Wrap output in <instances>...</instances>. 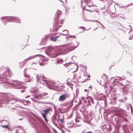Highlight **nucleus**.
Masks as SVG:
<instances>
[{
	"mask_svg": "<svg viewBox=\"0 0 133 133\" xmlns=\"http://www.w3.org/2000/svg\"><path fill=\"white\" fill-rule=\"evenodd\" d=\"M75 37L74 36L70 35H69L66 37L67 41L68 43L67 44L62 45V46H65L66 45H69L71 44L69 46L68 48H67V50H66L67 51L66 52H68L69 51H71L73 50L77 46L78 43L77 41H75L72 43H70V41L72 40V38H74Z\"/></svg>",
	"mask_w": 133,
	"mask_h": 133,
	"instance_id": "1",
	"label": "nucleus"
},
{
	"mask_svg": "<svg viewBox=\"0 0 133 133\" xmlns=\"http://www.w3.org/2000/svg\"><path fill=\"white\" fill-rule=\"evenodd\" d=\"M61 12L60 11L58 10L56 13L55 15L56 16V17L55 18V24L54 25V31H57L59 27L62 26V25L63 24L64 22L63 20L59 21L58 19V18L59 16L60 15Z\"/></svg>",
	"mask_w": 133,
	"mask_h": 133,
	"instance_id": "2",
	"label": "nucleus"
},
{
	"mask_svg": "<svg viewBox=\"0 0 133 133\" xmlns=\"http://www.w3.org/2000/svg\"><path fill=\"white\" fill-rule=\"evenodd\" d=\"M10 72L9 70H8V72H7V69L4 68H0V73L3 75L4 77L1 76H0V81L4 80L8 77H10L11 76L10 73H9Z\"/></svg>",
	"mask_w": 133,
	"mask_h": 133,
	"instance_id": "3",
	"label": "nucleus"
},
{
	"mask_svg": "<svg viewBox=\"0 0 133 133\" xmlns=\"http://www.w3.org/2000/svg\"><path fill=\"white\" fill-rule=\"evenodd\" d=\"M1 20L4 19L5 20L9 21L10 22H13L18 23H21V20L18 17H14L4 16L1 18Z\"/></svg>",
	"mask_w": 133,
	"mask_h": 133,
	"instance_id": "4",
	"label": "nucleus"
},
{
	"mask_svg": "<svg viewBox=\"0 0 133 133\" xmlns=\"http://www.w3.org/2000/svg\"><path fill=\"white\" fill-rule=\"evenodd\" d=\"M37 80V82H39L40 83H41V80L45 81V79L46 78L43 76V74H37L36 76Z\"/></svg>",
	"mask_w": 133,
	"mask_h": 133,
	"instance_id": "5",
	"label": "nucleus"
},
{
	"mask_svg": "<svg viewBox=\"0 0 133 133\" xmlns=\"http://www.w3.org/2000/svg\"><path fill=\"white\" fill-rule=\"evenodd\" d=\"M85 3L86 4V5L84 6L83 5V2H82V1H81V5L82 7H83V9H85L86 10H87L88 11H89L90 12H92V11H91L90 10H88L86 8L87 7V6H88V7H91L92 6V4H89V2H88V3H87V1L86 0H84V1Z\"/></svg>",
	"mask_w": 133,
	"mask_h": 133,
	"instance_id": "6",
	"label": "nucleus"
},
{
	"mask_svg": "<svg viewBox=\"0 0 133 133\" xmlns=\"http://www.w3.org/2000/svg\"><path fill=\"white\" fill-rule=\"evenodd\" d=\"M6 82L9 84L12 85L16 87V88L17 89H21L23 87V86L21 84V83H10L9 82Z\"/></svg>",
	"mask_w": 133,
	"mask_h": 133,
	"instance_id": "7",
	"label": "nucleus"
},
{
	"mask_svg": "<svg viewBox=\"0 0 133 133\" xmlns=\"http://www.w3.org/2000/svg\"><path fill=\"white\" fill-rule=\"evenodd\" d=\"M69 97V95L66 94H64L60 96L58 99L59 101L62 102L65 101L66 99Z\"/></svg>",
	"mask_w": 133,
	"mask_h": 133,
	"instance_id": "8",
	"label": "nucleus"
},
{
	"mask_svg": "<svg viewBox=\"0 0 133 133\" xmlns=\"http://www.w3.org/2000/svg\"><path fill=\"white\" fill-rule=\"evenodd\" d=\"M37 56H38V59H41V58H43V57L42 55H35L33 56L30 57H29V58H28L25 59V61H28L30 59H32L33 58H34L35 57Z\"/></svg>",
	"mask_w": 133,
	"mask_h": 133,
	"instance_id": "9",
	"label": "nucleus"
},
{
	"mask_svg": "<svg viewBox=\"0 0 133 133\" xmlns=\"http://www.w3.org/2000/svg\"><path fill=\"white\" fill-rule=\"evenodd\" d=\"M26 69H25L24 70V77L27 78V81H26V82H30L31 80V79L30 78L29 76L28 75L26 74Z\"/></svg>",
	"mask_w": 133,
	"mask_h": 133,
	"instance_id": "10",
	"label": "nucleus"
},
{
	"mask_svg": "<svg viewBox=\"0 0 133 133\" xmlns=\"http://www.w3.org/2000/svg\"><path fill=\"white\" fill-rule=\"evenodd\" d=\"M47 55L51 57H55L59 55L58 54H54V52L52 53H49L47 54Z\"/></svg>",
	"mask_w": 133,
	"mask_h": 133,
	"instance_id": "11",
	"label": "nucleus"
},
{
	"mask_svg": "<svg viewBox=\"0 0 133 133\" xmlns=\"http://www.w3.org/2000/svg\"><path fill=\"white\" fill-rule=\"evenodd\" d=\"M20 101L22 103H23L25 105H26L28 104L29 102L28 101H25V100L20 99Z\"/></svg>",
	"mask_w": 133,
	"mask_h": 133,
	"instance_id": "12",
	"label": "nucleus"
},
{
	"mask_svg": "<svg viewBox=\"0 0 133 133\" xmlns=\"http://www.w3.org/2000/svg\"><path fill=\"white\" fill-rule=\"evenodd\" d=\"M87 99H88V102L89 104H90V102H91L93 104H94L93 100L92 98L90 97H88L87 98Z\"/></svg>",
	"mask_w": 133,
	"mask_h": 133,
	"instance_id": "13",
	"label": "nucleus"
},
{
	"mask_svg": "<svg viewBox=\"0 0 133 133\" xmlns=\"http://www.w3.org/2000/svg\"><path fill=\"white\" fill-rule=\"evenodd\" d=\"M60 36L59 35L56 37H53L50 38V40L51 41L55 42L56 41L57 39Z\"/></svg>",
	"mask_w": 133,
	"mask_h": 133,
	"instance_id": "14",
	"label": "nucleus"
},
{
	"mask_svg": "<svg viewBox=\"0 0 133 133\" xmlns=\"http://www.w3.org/2000/svg\"><path fill=\"white\" fill-rule=\"evenodd\" d=\"M51 110V109L50 108H47L45 110H43L44 113L45 114H47L48 113V112L50 111Z\"/></svg>",
	"mask_w": 133,
	"mask_h": 133,
	"instance_id": "15",
	"label": "nucleus"
},
{
	"mask_svg": "<svg viewBox=\"0 0 133 133\" xmlns=\"http://www.w3.org/2000/svg\"><path fill=\"white\" fill-rule=\"evenodd\" d=\"M2 127L3 128H6L9 131H12L13 130L12 129H11L8 125H2Z\"/></svg>",
	"mask_w": 133,
	"mask_h": 133,
	"instance_id": "16",
	"label": "nucleus"
},
{
	"mask_svg": "<svg viewBox=\"0 0 133 133\" xmlns=\"http://www.w3.org/2000/svg\"><path fill=\"white\" fill-rule=\"evenodd\" d=\"M9 99L6 100L5 99L1 100V104L6 103L8 102Z\"/></svg>",
	"mask_w": 133,
	"mask_h": 133,
	"instance_id": "17",
	"label": "nucleus"
},
{
	"mask_svg": "<svg viewBox=\"0 0 133 133\" xmlns=\"http://www.w3.org/2000/svg\"><path fill=\"white\" fill-rule=\"evenodd\" d=\"M57 64L62 63L63 62V60L62 59H58L57 60Z\"/></svg>",
	"mask_w": 133,
	"mask_h": 133,
	"instance_id": "18",
	"label": "nucleus"
},
{
	"mask_svg": "<svg viewBox=\"0 0 133 133\" xmlns=\"http://www.w3.org/2000/svg\"><path fill=\"white\" fill-rule=\"evenodd\" d=\"M63 33H62V35H66L68 33V31L67 30H63Z\"/></svg>",
	"mask_w": 133,
	"mask_h": 133,
	"instance_id": "19",
	"label": "nucleus"
},
{
	"mask_svg": "<svg viewBox=\"0 0 133 133\" xmlns=\"http://www.w3.org/2000/svg\"><path fill=\"white\" fill-rule=\"evenodd\" d=\"M34 98L38 99H39V98H38V96L37 95H35L34 96Z\"/></svg>",
	"mask_w": 133,
	"mask_h": 133,
	"instance_id": "20",
	"label": "nucleus"
},
{
	"mask_svg": "<svg viewBox=\"0 0 133 133\" xmlns=\"http://www.w3.org/2000/svg\"><path fill=\"white\" fill-rule=\"evenodd\" d=\"M133 5V3H132V4H130L127 5H126L124 6H123V7H128V6H130V5Z\"/></svg>",
	"mask_w": 133,
	"mask_h": 133,
	"instance_id": "21",
	"label": "nucleus"
},
{
	"mask_svg": "<svg viewBox=\"0 0 133 133\" xmlns=\"http://www.w3.org/2000/svg\"><path fill=\"white\" fill-rule=\"evenodd\" d=\"M78 28L80 29H82L83 30H84L85 29V28L83 26H79V27H78Z\"/></svg>",
	"mask_w": 133,
	"mask_h": 133,
	"instance_id": "22",
	"label": "nucleus"
},
{
	"mask_svg": "<svg viewBox=\"0 0 133 133\" xmlns=\"http://www.w3.org/2000/svg\"><path fill=\"white\" fill-rule=\"evenodd\" d=\"M71 63L70 62L68 63H66L64 64V66H67L70 65L71 64Z\"/></svg>",
	"mask_w": 133,
	"mask_h": 133,
	"instance_id": "23",
	"label": "nucleus"
},
{
	"mask_svg": "<svg viewBox=\"0 0 133 133\" xmlns=\"http://www.w3.org/2000/svg\"><path fill=\"white\" fill-rule=\"evenodd\" d=\"M112 80L113 81V82H114L115 81V77H112L111 78V80Z\"/></svg>",
	"mask_w": 133,
	"mask_h": 133,
	"instance_id": "24",
	"label": "nucleus"
},
{
	"mask_svg": "<svg viewBox=\"0 0 133 133\" xmlns=\"http://www.w3.org/2000/svg\"><path fill=\"white\" fill-rule=\"evenodd\" d=\"M87 2V3H88V2H89V4H92V1L91 0H88Z\"/></svg>",
	"mask_w": 133,
	"mask_h": 133,
	"instance_id": "25",
	"label": "nucleus"
},
{
	"mask_svg": "<svg viewBox=\"0 0 133 133\" xmlns=\"http://www.w3.org/2000/svg\"><path fill=\"white\" fill-rule=\"evenodd\" d=\"M45 82V83L47 84H49V83H50V82H47L45 80V81H44ZM50 84H51V83H50Z\"/></svg>",
	"mask_w": 133,
	"mask_h": 133,
	"instance_id": "26",
	"label": "nucleus"
},
{
	"mask_svg": "<svg viewBox=\"0 0 133 133\" xmlns=\"http://www.w3.org/2000/svg\"><path fill=\"white\" fill-rule=\"evenodd\" d=\"M42 116L43 117H45L46 116V114H45L44 113H43V112L42 113Z\"/></svg>",
	"mask_w": 133,
	"mask_h": 133,
	"instance_id": "27",
	"label": "nucleus"
},
{
	"mask_svg": "<svg viewBox=\"0 0 133 133\" xmlns=\"http://www.w3.org/2000/svg\"><path fill=\"white\" fill-rule=\"evenodd\" d=\"M103 14L104 15H107V14L108 13L107 11H105L103 12Z\"/></svg>",
	"mask_w": 133,
	"mask_h": 133,
	"instance_id": "28",
	"label": "nucleus"
},
{
	"mask_svg": "<svg viewBox=\"0 0 133 133\" xmlns=\"http://www.w3.org/2000/svg\"><path fill=\"white\" fill-rule=\"evenodd\" d=\"M129 26L130 27L129 28V29L130 30V31H131L132 30L131 27V26L130 25H129Z\"/></svg>",
	"mask_w": 133,
	"mask_h": 133,
	"instance_id": "29",
	"label": "nucleus"
},
{
	"mask_svg": "<svg viewBox=\"0 0 133 133\" xmlns=\"http://www.w3.org/2000/svg\"><path fill=\"white\" fill-rule=\"evenodd\" d=\"M97 23H99V24H100L102 26H103V28H105V27L104 26L102 25V24L101 23H100L99 22V21H98Z\"/></svg>",
	"mask_w": 133,
	"mask_h": 133,
	"instance_id": "30",
	"label": "nucleus"
},
{
	"mask_svg": "<svg viewBox=\"0 0 133 133\" xmlns=\"http://www.w3.org/2000/svg\"><path fill=\"white\" fill-rule=\"evenodd\" d=\"M44 118L45 121H46V122H47L48 121V120H47L46 117H44Z\"/></svg>",
	"mask_w": 133,
	"mask_h": 133,
	"instance_id": "31",
	"label": "nucleus"
},
{
	"mask_svg": "<svg viewBox=\"0 0 133 133\" xmlns=\"http://www.w3.org/2000/svg\"><path fill=\"white\" fill-rule=\"evenodd\" d=\"M33 101H34V102H35L36 103H37V102H38L36 100H35V99Z\"/></svg>",
	"mask_w": 133,
	"mask_h": 133,
	"instance_id": "32",
	"label": "nucleus"
},
{
	"mask_svg": "<svg viewBox=\"0 0 133 133\" xmlns=\"http://www.w3.org/2000/svg\"><path fill=\"white\" fill-rule=\"evenodd\" d=\"M34 98H32V97H31V100H32L33 101H34Z\"/></svg>",
	"mask_w": 133,
	"mask_h": 133,
	"instance_id": "33",
	"label": "nucleus"
},
{
	"mask_svg": "<svg viewBox=\"0 0 133 133\" xmlns=\"http://www.w3.org/2000/svg\"><path fill=\"white\" fill-rule=\"evenodd\" d=\"M30 97V95H28V96H27L26 97H25L26 98H27V97Z\"/></svg>",
	"mask_w": 133,
	"mask_h": 133,
	"instance_id": "34",
	"label": "nucleus"
},
{
	"mask_svg": "<svg viewBox=\"0 0 133 133\" xmlns=\"http://www.w3.org/2000/svg\"><path fill=\"white\" fill-rule=\"evenodd\" d=\"M85 133H92V132L90 131H89L88 132H85Z\"/></svg>",
	"mask_w": 133,
	"mask_h": 133,
	"instance_id": "35",
	"label": "nucleus"
},
{
	"mask_svg": "<svg viewBox=\"0 0 133 133\" xmlns=\"http://www.w3.org/2000/svg\"><path fill=\"white\" fill-rule=\"evenodd\" d=\"M38 61L37 63H32V64H38Z\"/></svg>",
	"mask_w": 133,
	"mask_h": 133,
	"instance_id": "36",
	"label": "nucleus"
},
{
	"mask_svg": "<svg viewBox=\"0 0 133 133\" xmlns=\"http://www.w3.org/2000/svg\"><path fill=\"white\" fill-rule=\"evenodd\" d=\"M39 64H40V65H42V64H41V63H40V61H39Z\"/></svg>",
	"mask_w": 133,
	"mask_h": 133,
	"instance_id": "37",
	"label": "nucleus"
},
{
	"mask_svg": "<svg viewBox=\"0 0 133 133\" xmlns=\"http://www.w3.org/2000/svg\"><path fill=\"white\" fill-rule=\"evenodd\" d=\"M126 126V125H124L123 126V128L124 129V127L125 126Z\"/></svg>",
	"mask_w": 133,
	"mask_h": 133,
	"instance_id": "38",
	"label": "nucleus"
},
{
	"mask_svg": "<svg viewBox=\"0 0 133 133\" xmlns=\"http://www.w3.org/2000/svg\"><path fill=\"white\" fill-rule=\"evenodd\" d=\"M124 99L125 101H126L127 99V98L126 97H124Z\"/></svg>",
	"mask_w": 133,
	"mask_h": 133,
	"instance_id": "39",
	"label": "nucleus"
},
{
	"mask_svg": "<svg viewBox=\"0 0 133 133\" xmlns=\"http://www.w3.org/2000/svg\"><path fill=\"white\" fill-rule=\"evenodd\" d=\"M87 90L86 89H85L84 90V91H85V92H86L87 91Z\"/></svg>",
	"mask_w": 133,
	"mask_h": 133,
	"instance_id": "40",
	"label": "nucleus"
},
{
	"mask_svg": "<svg viewBox=\"0 0 133 133\" xmlns=\"http://www.w3.org/2000/svg\"><path fill=\"white\" fill-rule=\"evenodd\" d=\"M59 1H61L62 3H63V2L61 0H59Z\"/></svg>",
	"mask_w": 133,
	"mask_h": 133,
	"instance_id": "41",
	"label": "nucleus"
},
{
	"mask_svg": "<svg viewBox=\"0 0 133 133\" xmlns=\"http://www.w3.org/2000/svg\"><path fill=\"white\" fill-rule=\"evenodd\" d=\"M14 81V82H17V81H16V80Z\"/></svg>",
	"mask_w": 133,
	"mask_h": 133,
	"instance_id": "42",
	"label": "nucleus"
},
{
	"mask_svg": "<svg viewBox=\"0 0 133 133\" xmlns=\"http://www.w3.org/2000/svg\"><path fill=\"white\" fill-rule=\"evenodd\" d=\"M94 21L95 22H98L97 21Z\"/></svg>",
	"mask_w": 133,
	"mask_h": 133,
	"instance_id": "43",
	"label": "nucleus"
},
{
	"mask_svg": "<svg viewBox=\"0 0 133 133\" xmlns=\"http://www.w3.org/2000/svg\"><path fill=\"white\" fill-rule=\"evenodd\" d=\"M84 98H83V97H82V99H84Z\"/></svg>",
	"mask_w": 133,
	"mask_h": 133,
	"instance_id": "44",
	"label": "nucleus"
},
{
	"mask_svg": "<svg viewBox=\"0 0 133 133\" xmlns=\"http://www.w3.org/2000/svg\"><path fill=\"white\" fill-rule=\"evenodd\" d=\"M129 40H130V39H131V38H129Z\"/></svg>",
	"mask_w": 133,
	"mask_h": 133,
	"instance_id": "45",
	"label": "nucleus"
},
{
	"mask_svg": "<svg viewBox=\"0 0 133 133\" xmlns=\"http://www.w3.org/2000/svg\"><path fill=\"white\" fill-rule=\"evenodd\" d=\"M55 118H56V117H54V119H55Z\"/></svg>",
	"mask_w": 133,
	"mask_h": 133,
	"instance_id": "46",
	"label": "nucleus"
},
{
	"mask_svg": "<svg viewBox=\"0 0 133 133\" xmlns=\"http://www.w3.org/2000/svg\"><path fill=\"white\" fill-rule=\"evenodd\" d=\"M96 29H94V31H95V30Z\"/></svg>",
	"mask_w": 133,
	"mask_h": 133,
	"instance_id": "47",
	"label": "nucleus"
},
{
	"mask_svg": "<svg viewBox=\"0 0 133 133\" xmlns=\"http://www.w3.org/2000/svg\"><path fill=\"white\" fill-rule=\"evenodd\" d=\"M84 131H83L82 133H83L84 132Z\"/></svg>",
	"mask_w": 133,
	"mask_h": 133,
	"instance_id": "48",
	"label": "nucleus"
},
{
	"mask_svg": "<svg viewBox=\"0 0 133 133\" xmlns=\"http://www.w3.org/2000/svg\"><path fill=\"white\" fill-rule=\"evenodd\" d=\"M42 83L43 84H44V83Z\"/></svg>",
	"mask_w": 133,
	"mask_h": 133,
	"instance_id": "49",
	"label": "nucleus"
},
{
	"mask_svg": "<svg viewBox=\"0 0 133 133\" xmlns=\"http://www.w3.org/2000/svg\"><path fill=\"white\" fill-rule=\"evenodd\" d=\"M86 101H85L84 102V103H86Z\"/></svg>",
	"mask_w": 133,
	"mask_h": 133,
	"instance_id": "50",
	"label": "nucleus"
},
{
	"mask_svg": "<svg viewBox=\"0 0 133 133\" xmlns=\"http://www.w3.org/2000/svg\"><path fill=\"white\" fill-rule=\"evenodd\" d=\"M126 120L125 119H124V121H126Z\"/></svg>",
	"mask_w": 133,
	"mask_h": 133,
	"instance_id": "51",
	"label": "nucleus"
},
{
	"mask_svg": "<svg viewBox=\"0 0 133 133\" xmlns=\"http://www.w3.org/2000/svg\"><path fill=\"white\" fill-rule=\"evenodd\" d=\"M98 133H101V132H98Z\"/></svg>",
	"mask_w": 133,
	"mask_h": 133,
	"instance_id": "52",
	"label": "nucleus"
},
{
	"mask_svg": "<svg viewBox=\"0 0 133 133\" xmlns=\"http://www.w3.org/2000/svg\"><path fill=\"white\" fill-rule=\"evenodd\" d=\"M119 115V114H117V116H119V115Z\"/></svg>",
	"mask_w": 133,
	"mask_h": 133,
	"instance_id": "53",
	"label": "nucleus"
},
{
	"mask_svg": "<svg viewBox=\"0 0 133 133\" xmlns=\"http://www.w3.org/2000/svg\"><path fill=\"white\" fill-rule=\"evenodd\" d=\"M96 12H97V10H96Z\"/></svg>",
	"mask_w": 133,
	"mask_h": 133,
	"instance_id": "54",
	"label": "nucleus"
},
{
	"mask_svg": "<svg viewBox=\"0 0 133 133\" xmlns=\"http://www.w3.org/2000/svg\"><path fill=\"white\" fill-rule=\"evenodd\" d=\"M90 87L91 88V86H90Z\"/></svg>",
	"mask_w": 133,
	"mask_h": 133,
	"instance_id": "55",
	"label": "nucleus"
},
{
	"mask_svg": "<svg viewBox=\"0 0 133 133\" xmlns=\"http://www.w3.org/2000/svg\"><path fill=\"white\" fill-rule=\"evenodd\" d=\"M97 28H96L95 29H97Z\"/></svg>",
	"mask_w": 133,
	"mask_h": 133,
	"instance_id": "56",
	"label": "nucleus"
},
{
	"mask_svg": "<svg viewBox=\"0 0 133 133\" xmlns=\"http://www.w3.org/2000/svg\"><path fill=\"white\" fill-rule=\"evenodd\" d=\"M4 82H2L1 83H3Z\"/></svg>",
	"mask_w": 133,
	"mask_h": 133,
	"instance_id": "57",
	"label": "nucleus"
}]
</instances>
